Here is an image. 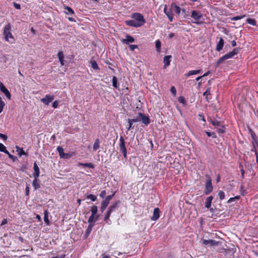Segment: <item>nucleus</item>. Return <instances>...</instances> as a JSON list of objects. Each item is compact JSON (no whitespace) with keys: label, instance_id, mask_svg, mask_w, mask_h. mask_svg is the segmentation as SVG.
Instances as JSON below:
<instances>
[{"label":"nucleus","instance_id":"obj_27","mask_svg":"<svg viewBox=\"0 0 258 258\" xmlns=\"http://www.w3.org/2000/svg\"><path fill=\"white\" fill-rule=\"evenodd\" d=\"M49 212L47 210H44V221L47 225H50V222L48 219Z\"/></svg>","mask_w":258,"mask_h":258},{"label":"nucleus","instance_id":"obj_4","mask_svg":"<svg viewBox=\"0 0 258 258\" xmlns=\"http://www.w3.org/2000/svg\"><path fill=\"white\" fill-rule=\"evenodd\" d=\"M191 17L194 19V23L201 24L204 22L203 14L199 11L193 10L191 12Z\"/></svg>","mask_w":258,"mask_h":258},{"label":"nucleus","instance_id":"obj_26","mask_svg":"<svg viewBox=\"0 0 258 258\" xmlns=\"http://www.w3.org/2000/svg\"><path fill=\"white\" fill-rule=\"evenodd\" d=\"M109 204V203L107 202L104 200L102 201L101 203V206L100 208V210L101 213H103L104 211V210L106 209Z\"/></svg>","mask_w":258,"mask_h":258},{"label":"nucleus","instance_id":"obj_9","mask_svg":"<svg viewBox=\"0 0 258 258\" xmlns=\"http://www.w3.org/2000/svg\"><path fill=\"white\" fill-rule=\"evenodd\" d=\"M200 242L201 243V244L202 245H205V246H207V245L215 246V245H217L219 243V241H216L215 240H212V239L206 240V239H202L200 241Z\"/></svg>","mask_w":258,"mask_h":258},{"label":"nucleus","instance_id":"obj_39","mask_svg":"<svg viewBox=\"0 0 258 258\" xmlns=\"http://www.w3.org/2000/svg\"><path fill=\"white\" fill-rule=\"evenodd\" d=\"M133 123L134 122H133L130 118L128 119V127L126 128L128 131L134 128V126L133 125Z\"/></svg>","mask_w":258,"mask_h":258},{"label":"nucleus","instance_id":"obj_25","mask_svg":"<svg viewBox=\"0 0 258 258\" xmlns=\"http://www.w3.org/2000/svg\"><path fill=\"white\" fill-rule=\"evenodd\" d=\"M93 227V224H89V226H88L87 229L86 230V231L85 232V234H84V236L85 239L87 238V237L89 236V235H90V234L92 230Z\"/></svg>","mask_w":258,"mask_h":258},{"label":"nucleus","instance_id":"obj_42","mask_svg":"<svg viewBox=\"0 0 258 258\" xmlns=\"http://www.w3.org/2000/svg\"><path fill=\"white\" fill-rule=\"evenodd\" d=\"M161 45V44L160 41L159 40H156L155 42V46L157 51L159 52H160Z\"/></svg>","mask_w":258,"mask_h":258},{"label":"nucleus","instance_id":"obj_46","mask_svg":"<svg viewBox=\"0 0 258 258\" xmlns=\"http://www.w3.org/2000/svg\"><path fill=\"white\" fill-rule=\"evenodd\" d=\"M210 94H211V92H210V89H209V88L207 89V90L204 93L203 95L204 96H205L206 99L207 100V101L209 100V99L208 97V96L210 95Z\"/></svg>","mask_w":258,"mask_h":258},{"label":"nucleus","instance_id":"obj_56","mask_svg":"<svg viewBox=\"0 0 258 258\" xmlns=\"http://www.w3.org/2000/svg\"><path fill=\"white\" fill-rule=\"evenodd\" d=\"M13 5H14V7H15L16 9H17V10H20V9H21V6H20V4H17V3H15V2H14V3H13Z\"/></svg>","mask_w":258,"mask_h":258},{"label":"nucleus","instance_id":"obj_55","mask_svg":"<svg viewBox=\"0 0 258 258\" xmlns=\"http://www.w3.org/2000/svg\"><path fill=\"white\" fill-rule=\"evenodd\" d=\"M58 101H57V100H55L54 101L53 103H52V107L54 108H56L58 107Z\"/></svg>","mask_w":258,"mask_h":258},{"label":"nucleus","instance_id":"obj_48","mask_svg":"<svg viewBox=\"0 0 258 258\" xmlns=\"http://www.w3.org/2000/svg\"><path fill=\"white\" fill-rule=\"evenodd\" d=\"M178 101L179 103L183 104H185L186 101L183 96H179L178 98Z\"/></svg>","mask_w":258,"mask_h":258},{"label":"nucleus","instance_id":"obj_13","mask_svg":"<svg viewBox=\"0 0 258 258\" xmlns=\"http://www.w3.org/2000/svg\"><path fill=\"white\" fill-rule=\"evenodd\" d=\"M160 211L158 208H156L154 209L153 214L152 216L151 217V219L152 221H156L160 217Z\"/></svg>","mask_w":258,"mask_h":258},{"label":"nucleus","instance_id":"obj_60","mask_svg":"<svg viewBox=\"0 0 258 258\" xmlns=\"http://www.w3.org/2000/svg\"><path fill=\"white\" fill-rule=\"evenodd\" d=\"M183 13L184 14V17H186L187 16L189 15V12L188 11H186L185 9H182L181 10Z\"/></svg>","mask_w":258,"mask_h":258},{"label":"nucleus","instance_id":"obj_2","mask_svg":"<svg viewBox=\"0 0 258 258\" xmlns=\"http://www.w3.org/2000/svg\"><path fill=\"white\" fill-rule=\"evenodd\" d=\"M120 203V201L119 200L116 201L108 208L104 218V221L106 223L108 224H111V221L109 219L110 215L113 212L115 211L118 208V205Z\"/></svg>","mask_w":258,"mask_h":258},{"label":"nucleus","instance_id":"obj_29","mask_svg":"<svg viewBox=\"0 0 258 258\" xmlns=\"http://www.w3.org/2000/svg\"><path fill=\"white\" fill-rule=\"evenodd\" d=\"M38 180L37 178H34L32 182V186L34 189V190H36L40 188V186L39 183L38 182Z\"/></svg>","mask_w":258,"mask_h":258},{"label":"nucleus","instance_id":"obj_41","mask_svg":"<svg viewBox=\"0 0 258 258\" xmlns=\"http://www.w3.org/2000/svg\"><path fill=\"white\" fill-rule=\"evenodd\" d=\"M86 198L87 199H90L93 202H95L97 200V197L92 194L87 195Z\"/></svg>","mask_w":258,"mask_h":258},{"label":"nucleus","instance_id":"obj_45","mask_svg":"<svg viewBox=\"0 0 258 258\" xmlns=\"http://www.w3.org/2000/svg\"><path fill=\"white\" fill-rule=\"evenodd\" d=\"M115 195V192H114L113 194L109 195L108 196H106L105 198L104 199L105 201H107V202L109 203L110 201L112 199L113 197Z\"/></svg>","mask_w":258,"mask_h":258},{"label":"nucleus","instance_id":"obj_51","mask_svg":"<svg viewBox=\"0 0 258 258\" xmlns=\"http://www.w3.org/2000/svg\"><path fill=\"white\" fill-rule=\"evenodd\" d=\"M170 91L171 93L174 95L175 96L176 94V89L174 86H172L170 88Z\"/></svg>","mask_w":258,"mask_h":258},{"label":"nucleus","instance_id":"obj_23","mask_svg":"<svg viewBox=\"0 0 258 258\" xmlns=\"http://www.w3.org/2000/svg\"><path fill=\"white\" fill-rule=\"evenodd\" d=\"M164 12L167 15L170 22H172L173 20V17L172 16V13L171 12V11L170 10L168 11L167 10V8L165 7V8L164 9Z\"/></svg>","mask_w":258,"mask_h":258},{"label":"nucleus","instance_id":"obj_43","mask_svg":"<svg viewBox=\"0 0 258 258\" xmlns=\"http://www.w3.org/2000/svg\"><path fill=\"white\" fill-rule=\"evenodd\" d=\"M246 17V15H242V16H234L233 17H232L231 18V20H232V21H237V20H240L244 17Z\"/></svg>","mask_w":258,"mask_h":258},{"label":"nucleus","instance_id":"obj_32","mask_svg":"<svg viewBox=\"0 0 258 258\" xmlns=\"http://www.w3.org/2000/svg\"><path fill=\"white\" fill-rule=\"evenodd\" d=\"M17 151L18 152V154L19 156H22V155H27L26 153L23 150V148H21L18 146H16Z\"/></svg>","mask_w":258,"mask_h":258},{"label":"nucleus","instance_id":"obj_37","mask_svg":"<svg viewBox=\"0 0 258 258\" xmlns=\"http://www.w3.org/2000/svg\"><path fill=\"white\" fill-rule=\"evenodd\" d=\"M217 128L219 133L224 134L225 133V127L224 125L221 124L220 126H218Z\"/></svg>","mask_w":258,"mask_h":258},{"label":"nucleus","instance_id":"obj_20","mask_svg":"<svg viewBox=\"0 0 258 258\" xmlns=\"http://www.w3.org/2000/svg\"><path fill=\"white\" fill-rule=\"evenodd\" d=\"M213 197L212 196H210L206 198V201L205 203V207L207 209L210 208L212 204V201L213 200Z\"/></svg>","mask_w":258,"mask_h":258},{"label":"nucleus","instance_id":"obj_49","mask_svg":"<svg viewBox=\"0 0 258 258\" xmlns=\"http://www.w3.org/2000/svg\"><path fill=\"white\" fill-rule=\"evenodd\" d=\"M133 122H136L141 121V116L140 115H138L134 118L131 119Z\"/></svg>","mask_w":258,"mask_h":258},{"label":"nucleus","instance_id":"obj_12","mask_svg":"<svg viewBox=\"0 0 258 258\" xmlns=\"http://www.w3.org/2000/svg\"><path fill=\"white\" fill-rule=\"evenodd\" d=\"M0 90L5 94L8 99H11V93L2 82H0Z\"/></svg>","mask_w":258,"mask_h":258},{"label":"nucleus","instance_id":"obj_18","mask_svg":"<svg viewBox=\"0 0 258 258\" xmlns=\"http://www.w3.org/2000/svg\"><path fill=\"white\" fill-rule=\"evenodd\" d=\"M203 72L202 70H191L188 72V73H186L184 75L185 76L188 77L191 75H197L201 74Z\"/></svg>","mask_w":258,"mask_h":258},{"label":"nucleus","instance_id":"obj_6","mask_svg":"<svg viewBox=\"0 0 258 258\" xmlns=\"http://www.w3.org/2000/svg\"><path fill=\"white\" fill-rule=\"evenodd\" d=\"M132 18L134 19L139 24H141L142 26L146 22V20L144 19L143 16L139 13H135L132 14Z\"/></svg>","mask_w":258,"mask_h":258},{"label":"nucleus","instance_id":"obj_57","mask_svg":"<svg viewBox=\"0 0 258 258\" xmlns=\"http://www.w3.org/2000/svg\"><path fill=\"white\" fill-rule=\"evenodd\" d=\"M30 187L28 185H27L25 188L26 195L28 196L29 194Z\"/></svg>","mask_w":258,"mask_h":258},{"label":"nucleus","instance_id":"obj_8","mask_svg":"<svg viewBox=\"0 0 258 258\" xmlns=\"http://www.w3.org/2000/svg\"><path fill=\"white\" fill-rule=\"evenodd\" d=\"M209 179L207 180L205 184V189L204 190V194L206 195H209L213 190V187L212 183V179L210 176H208Z\"/></svg>","mask_w":258,"mask_h":258},{"label":"nucleus","instance_id":"obj_52","mask_svg":"<svg viewBox=\"0 0 258 258\" xmlns=\"http://www.w3.org/2000/svg\"><path fill=\"white\" fill-rule=\"evenodd\" d=\"M106 195V191L105 190H102L99 195L100 197L102 199H105Z\"/></svg>","mask_w":258,"mask_h":258},{"label":"nucleus","instance_id":"obj_61","mask_svg":"<svg viewBox=\"0 0 258 258\" xmlns=\"http://www.w3.org/2000/svg\"><path fill=\"white\" fill-rule=\"evenodd\" d=\"M66 254H61L60 255H57L56 256L52 257L51 258H65Z\"/></svg>","mask_w":258,"mask_h":258},{"label":"nucleus","instance_id":"obj_40","mask_svg":"<svg viewBox=\"0 0 258 258\" xmlns=\"http://www.w3.org/2000/svg\"><path fill=\"white\" fill-rule=\"evenodd\" d=\"M8 155L9 158L11 159L14 162L17 160V157L11 154L8 150H6L5 153Z\"/></svg>","mask_w":258,"mask_h":258},{"label":"nucleus","instance_id":"obj_10","mask_svg":"<svg viewBox=\"0 0 258 258\" xmlns=\"http://www.w3.org/2000/svg\"><path fill=\"white\" fill-rule=\"evenodd\" d=\"M53 99L54 96L46 95L44 98L41 99L40 101L45 105H48Z\"/></svg>","mask_w":258,"mask_h":258},{"label":"nucleus","instance_id":"obj_44","mask_svg":"<svg viewBox=\"0 0 258 258\" xmlns=\"http://www.w3.org/2000/svg\"><path fill=\"white\" fill-rule=\"evenodd\" d=\"M240 192L241 195L244 196L247 194V192L245 189L244 186L243 185H241L240 187Z\"/></svg>","mask_w":258,"mask_h":258},{"label":"nucleus","instance_id":"obj_47","mask_svg":"<svg viewBox=\"0 0 258 258\" xmlns=\"http://www.w3.org/2000/svg\"><path fill=\"white\" fill-rule=\"evenodd\" d=\"M218 196L220 200H222L225 198V193L222 190H220L218 192Z\"/></svg>","mask_w":258,"mask_h":258},{"label":"nucleus","instance_id":"obj_1","mask_svg":"<svg viewBox=\"0 0 258 258\" xmlns=\"http://www.w3.org/2000/svg\"><path fill=\"white\" fill-rule=\"evenodd\" d=\"M240 50V48L239 47L234 48L232 51L222 56L215 63L214 67L215 68L218 67L219 65L222 63L225 60L231 58L235 55L238 54Z\"/></svg>","mask_w":258,"mask_h":258},{"label":"nucleus","instance_id":"obj_34","mask_svg":"<svg viewBox=\"0 0 258 258\" xmlns=\"http://www.w3.org/2000/svg\"><path fill=\"white\" fill-rule=\"evenodd\" d=\"M210 122L216 127L220 126V124H221L220 121L217 120H212L211 118H210Z\"/></svg>","mask_w":258,"mask_h":258},{"label":"nucleus","instance_id":"obj_33","mask_svg":"<svg viewBox=\"0 0 258 258\" xmlns=\"http://www.w3.org/2000/svg\"><path fill=\"white\" fill-rule=\"evenodd\" d=\"M90 63H91V67L94 70H98L100 69L99 67H98V66L97 63L96 62V61L95 60H91Z\"/></svg>","mask_w":258,"mask_h":258},{"label":"nucleus","instance_id":"obj_54","mask_svg":"<svg viewBox=\"0 0 258 258\" xmlns=\"http://www.w3.org/2000/svg\"><path fill=\"white\" fill-rule=\"evenodd\" d=\"M129 48H130V49L132 51H133L136 48H138V45H133V44H132V45H129Z\"/></svg>","mask_w":258,"mask_h":258},{"label":"nucleus","instance_id":"obj_16","mask_svg":"<svg viewBox=\"0 0 258 258\" xmlns=\"http://www.w3.org/2000/svg\"><path fill=\"white\" fill-rule=\"evenodd\" d=\"M135 41V39L133 37L126 35L125 36V39H123L122 42L126 44H128L130 43H133Z\"/></svg>","mask_w":258,"mask_h":258},{"label":"nucleus","instance_id":"obj_14","mask_svg":"<svg viewBox=\"0 0 258 258\" xmlns=\"http://www.w3.org/2000/svg\"><path fill=\"white\" fill-rule=\"evenodd\" d=\"M125 23L127 26L131 27H134L136 28L141 27V24H139L135 20L125 21Z\"/></svg>","mask_w":258,"mask_h":258},{"label":"nucleus","instance_id":"obj_19","mask_svg":"<svg viewBox=\"0 0 258 258\" xmlns=\"http://www.w3.org/2000/svg\"><path fill=\"white\" fill-rule=\"evenodd\" d=\"M224 44V41L223 39L222 38H220L219 42L217 44L216 50L217 51H220V50H221L223 47Z\"/></svg>","mask_w":258,"mask_h":258},{"label":"nucleus","instance_id":"obj_30","mask_svg":"<svg viewBox=\"0 0 258 258\" xmlns=\"http://www.w3.org/2000/svg\"><path fill=\"white\" fill-rule=\"evenodd\" d=\"M100 148V141L99 139H96L93 145V149L94 151L97 150Z\"/></svg>","mask_w":258,"mask_h":258},{"label":"nucleus","instance_id":"obj_59","mask_svg":"<svg viewBox=\"0 0 258 258\" xmlns=\"http://www.w3.org/2000/svg\"><path fill=\"white\" fill-rule=\"evenodd\" d=\"M5 103L4 101H0V109L3 110Z\"/></svg>","mask_w":258,"mask_h":258},{"label":"nucleus","instance_id":"obj_24","mask_svg":"<svg viewBox=\"0 0 258 258\" xmlns=\"http://www.w3.org/2000/svg\"><path fill=\"white\" fill-rule=\"evenodd\" d=\"M171 57V55H166L164 56L163 59V62H164V68H166L167 67L169 66L170 63V58Z\"/></svg>","mask_w":258,"mask_h":258},{"label":"nucleus","instance_id":"obj_7","mask_svg":"<svg viewBox=\"0 0 258 258\" xmlns=\"http://www.w3.org/2000/svg\"><path fill=\"white\" fill-rule=\"evenodd\" d=\"M119 151L123 153L124 158L127 157V150L125 145V141L122 136L120 137L119 139Z\"/></svg>","mask_w":258,"mask_h":258},{"label":"nucleus","instance_id":"obj_22","mask_svg":"<svg viewBox=\"0 0 258 258\" xmlns=\"http://www.w3.org/2000/svg\"><path fill=\"white\" fill-rule=\"evenodd\" d=\"M63 8L67 11L64 12L66 14L68 15H74V11L71 7L66 5H63Z\"/></svg>","mask_w":258,"mask_h":258},{"label":"nucleus","instance_id":"obj_28","mask_svg":"<svg viewBox=\"0 0 258 258\" xmlns=\"http://www.w3.org/2000/svg\"><path fill=\"white\" fill-rule=\"evenodd\" d=\"M78 166H84V167H88L89 168H94V165L93 164H92V163H81V162H79L78 163Z\"/></svg>","mask_w":258,"mask_h":258},{"label":"nucleus","instance_id":"obj_63","mask_svg":"<svg viewBox=\"0 0 258 258\" xmlns=\"http://www.w3.org/2000/svg\"><path fill=\"white\" fill-rule=\"evenodd\" d=\"M8 223V220L7 219H4L1 224V226L4 225Z\"/></svg>","mask_w":258,"mask_h":258},{"label":"nucleus","instance_id":"obj_53","mask_svg":"<svg viewBox=\"0 0 258 258\" xmlns=\"http://www.w3.org/2000/svg\"><path fill=\"white\" fill-rule=\"evenodd\" d=\"M249 132L250 133V135L252 138V139L257 138L254 132H253L251 129H249Z\"/></svg>","mask_w":258,"mask_h":258},{"label":"nucleus","instance_id":"obj_5","mask_svg":"<svg viewBox=\"0 0 258 258\" xmlns=\"http://www.w3.org/2000/svg\"><path fill=\"white\" fill-rule=\"evenodd\" d=\"M58 152L59 155L61 158L69 159L72 157L74 155V152H71L68 153H66L63 152V149L61 146H58L56 149Z\"/></svg>","mask_w":258,"mask_h":258},{"label":"nucleus","instance_id":"obj_38","mask_svg":"<svg viewBox=\"0 0 258 258\" xmlns=\"http://www.w3.org/2000/svg\"><path fill=\"white\" fill-rule=\"evenodd\" d=\"M112 86L116 89L118 88V86L117 85V79L116 77L114 76L112 77Z\"/></svg>","mask_w":258,"mask_h":258},{"label":"nucleus","instance_id":"obj_11","mask_svg":"<svg viewBox=\"0 0 258 258\" xmlns=\"http://www.w3.org/2000/svg\"><path fill=\"white\" fill-rule=\"evenodd\" d=\"M139 115L141 116V121L145 125H148L150 123V119L148 116H146L142 112H139Z\"/></svg>","mask_w":258,"mask_h":258},{"label":"nucleus","instance_id":"obj_31","mask_svg":"<svg viewBox=\"0 0 258 258\" xmlns=\"http://www.w3.org/2000/svg\"><path fill=\"white\" fill-rule=\"evenodd\" d=\"M246 22L253 26H256V21L254 19L248 18L246 19Z\"/></svg>","mask_w":258,"mask_h":258},{"label":"nucleus","instance_id":"obj_36","mask_svg":"<svg viewBox=\"0 0 258 258\" xmlns=\"http://www.w3.org/2000/svg\"><path fill=\"white\" fill-rule=\"evenodd\" d=\"M95 215L91 214V215L89 218V219L88 220V222L90 224H93V226L95 224Z\"/></svg>","mask_w":258,"mask_h":258},{"label":"nucleus","instance_id":"obj_58","mask_svg":"<svg viewBox=\"0 0 258 258\" xmlns=\"http://www.w3.org/2000/svg\"><path fill=\"white\" fill-rule=\"evenodd\" d=\"M206 134L207 135V136L208 137H211L213 135H215V133H211V132H208V131H206ZM213 138H215V136H213Z\"/></svg>","mask_w":258,"mask_h":258},{"label":"nucleus","instance_id":"obj_35","mask_svg":"<svg viewBox=\"0 0 258 258\" xmlns=\"http://www.w3.org/2000/svg\"><path fill=\"white\" fill-rule=\"evenodd\" d=\"M90 211L91 212V214L96 215L98 211V207L96 205H93L91 207Z\"/></svg>","mask_w":258,"mask_h":258},{"label":"nucleus","instance_id":"obj_21","mask_svg":"<svg viewBox=\"0 0 258 258\" xmlns=\"http://www.w3.org/2000/svg\"><path fill=\"white\" fill-rule=\"evenodd\" d=\"M57 57L59 59V61L61 64V66H63L64 65V57L63 52L59 51L57 53Z\"/></svg>","mask_w":258,"mask_h":258},{"label":"nucleus","instance_id":"obj_15","mask_svg":"<svg viewBox=\"0 0 258 258\" xmlns=\"http://www.w3.org/2000/svg\"><path fill=\"white\" fill-rule=\"evenodd\" d=\"M171 11L176 13L177 14L179 15L181 12V8L177 6L175 3H172L170 6Z\"/></svg>","mask_w":258,"mask_h":258},{"label":"nucleus","instance_id":"obj_50","mask_svg":"<svg viewBox=\"0 0 258 258\" xmlns=\"http://www.w3.org/2000/svg\"><path fill=\"white\" fill-rule=\"evenodd\" d=\"M6 150H7L6 147L2 143H0V151L5 153Z\"/></svg>","mask_w":258,"mask_h":258},{"label":"nucleus","instance_id":"obj_62","mask_svg":"<svg viewBox=\"0 0 258 258\" xmlns=\"http://www.w3.org/2000/svg\"><path fill=\"white\" fill-rule=\"evenodd\" d=\"M0 138H2L4 140H6L8 138L7 136L6 135L0 133Z\"/></svg>","mask_w":258,"mask_h":258},{"label":"nucleus","instance_id":"obj_64","mask_svg":"<svg viewBox=\"0 0 258 258\" xmlns=\"http://www.w3.org/2000/svg\"><path fill=\"white\" fill-rule=\"evenodd\" d=\"M211 73V71H208L207 72H206L203 75H202V77L203 78V77H206V76H208V75H209Z\"/></svg>","mask_w":258,"mask_h":258},{"label":"nucleus","instance_id":"obj_3","mask_svg":"<svg viewBox=\"0 0 258 258\" xmlns=\"http://www.w3.org/2000/svg\"><path fill=\"white\" fill-rule=\"evenodd\" d=\"M11 26L10 23L7 24L4 29V35L5 36V39L6 41L9 42L10 43L12 44L15 42V39L11 32Z\"/></svg>","mask_w":258,"mask_h":258},{"label":"nucleus","instance_id":"obj_17","mask_svg":"<svg viewBox=\"0 0 258 258\" xmlns=\"http://www.w3.org/2000/svg\"><path fill=\"white\" fill-rule=\"evenodd\" d=\"M33 168L34 170V172L33 174V177H34V178H38L40 175V171L39 168L36 162H35L34 164Z\"/></svg>","mask_w":258,"mask_h":258}]
</instances>
